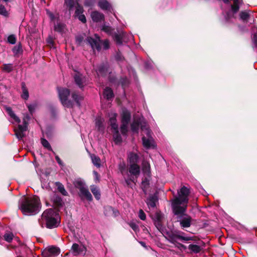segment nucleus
Returning <instances> with one entry per match:
<instances>
[{
    "label": "nucleus",
    "mask_w": 257,
    "mask_h": 257,
    "mask_svg": "<svg viewBox=\"0 0 257 257\" xmlns=\"http://www.w3.org/2000/svg\"><path fill=\"white\" fill-rule=\"evenodd\" d=\"M19 207L24 215H32L37 213L40 208L38 197L23 196L19 201Z\"/></svg>",
    "instance_id": "nucleus-1"
},
{
    "label": "nucleus",
    "mask_w": 257,
    "mask_h": 257,
    "mask_svg": "<svg viewBox=\"0 0 257 257\" xmlns=\"http://www.w3.org/2000/svg\"><path fill=\"white\" fill-rule=\"evenodd\" d=\"M189 194V189L185 186L178 191V196L172 202V207L175 214L186 212Z\"/></svg>",
    "instance_id": "nucleus-2"
},
{
    "label": "nucleus",
    "mask_w": 257,
    "mask_h": 257,
    "mask_svg": "<svg viewBox=\"0 0 257 257\" xmlns=\"http://www.w3.org/2000/svg\"><path fill=\"white\" fill-rule=\"evenodd\" d=\"M46 222L47 228H53L57 227L60 222V217L59 213L54 209L50 208L46 209L43 213L39 222L42 224V221Z\"/></svg>",
    "instance_id": "nucleus-3"
},
{
    "label": "nucleus",
    "mask_w": 257,
    "mask_h": 257,
    "mask_svg": "<svg viewBox=\"0 0 257 257\" xmlns=\"http://www.w3.org/2000/svg\"><path fill=\"white\" fill-rule=\"evenodd\" d=\"M86 40L93 51L96 50L97 51H100L101 50L100 44L102 45L104 50H107L109 48V41L106 39L101 42L99 37L97 34H95L94 37H87Z\"/></svg>",
    "instance_id": "nucleus-4"
},
{
    "label": "nucleus",
    "mask_w": 257,
    "mask_h": 257,
    "mask_svg": "<svg viewBox=\"0 0 257 257\" xmlns=\"http://www.w3.org/2000/svg\"><path fill=\"white\" fill-rule=\"evenodd\" d=\"M74 185L79 190L78 194L82 200L86 199L88 201L92 200V196L83 181L77 179L74 181Z\"/></svg>",
    "instance_id": "nucleus-5"
},
{
    "label": "nucleus",
    "mask_w": 257,
    "mask_h": 257,
    "mask_svg": "<svg viewBox=\"0 0 257 257\" xmlns=\"http://www.w3.org/2000/svg\"><path fill=\"white\" fill-rule=\"evenodd\" d=\"M185 233L181 231L171 232L166 233L165 237L170 243L175 244L177 242L178 239L183 241H188L193 240L192 237L184 235Z\"/></svg>",
    "instance_id": "nucleus-6"
},
{
    "label": "nucleus",
    "mask_w": 257,
    "mask_h": 257,
    "mask_svg": "<svg viewBox=\"0 0 257 257\" xmlns=\"http://www.w3.org/2000/svg\"><path fill=\"white\" fill-rule=\"evenodd\" d=\"M57 90L59 99L62 105L66 107H72L73 106V102L68 99V97L70 95V91L68 89L58 87Z\"/></svg>",
    "instance_id": "nucleus-7"
},
{
    "label": "nucleus",
    "mask_w": 257,
    "mask_h": 257,
    "mask_svg": "<svg viewBox=\"0 0 257 257\" xmlns=\"http://www.w3.org/2000/svg\"><path fill=\"white\" fill-rule=\"evenodd\" d=\"M31 119V116L28 113L24 115L23 119V124H19L18 128L15 129V134L19 140L22 139L25 136V132L28 128L29 121Z\"/></svg>",
    "instance_id": "nucleus-8"
},
{
    "label": "nucleus",
    "mask_w": 257,
    "mask_h": 257,
    "mask_svg": "<svg viewBox=\"0 0 257 257\" xmlns=\"http://www.w3.org/2000/svg\"><path fill=\"white\" fill-rule=\"evenodd\" d=\"M177 220L180 223V225L182 228H188L191 226L192 218L188 215L184 213H179L177 214Z\"/></svg>",
    "instance_id": "nucleus-9"
},
{
    "label": "nucleus",
    "mask_w": 257,
    "mask_h": 257,
    "mask_svg": "<svg viewBox=\"0 0 257 257\" xmlns=\"http://www.w3.org/2000/svg\"><path fill=\"white\" fill-rule=\"evenodd\" d=\"M241 2L242 0H233V4L231 6V11L227 12L224 16L226 21H228L231 18H233L234 14L238 11Z\"/></svg>",
    "instance_id": "nucleus-10"
},
{
    "label": "nucleus",
    "mask_w": 257,
    "mask_h": 257,
    "mask_svg": "<svg viewBox=\"0 0 257 257\" xmlns=\"http://www.w3.org/2000/svg\"><path fill=\"white\" fill-rule=\"evenodd\" d=\"M145 132L147 138L145 137H143L142 138L144 147L147 149H149L151 148H154L155 147L154 141L151 136V131L148 128H146Z\"/></svg>",
    "instance_id": "nucleus-11"
},
{
    "label": "nucleus",
    "mask_w": 257,
    "mask_h": 257,
    "mask_svg": "<svg viewBox=\"0 0 257 257\" xmlns=\"http://www.w3.org/2000/svg\"><path fill=\"white\" fill-rule=\"evenodd\" d=\"M70 251L74 256L84 254L86 252V248L82 244H78L75 243H73L72 245Z\"/></svg>",
    "instance_id": "nucleus-12"
},
{
    "label": "nucleus",
    "mask_w": 257,
    "mask_h": 257,
    "mask_svg": "<svg viewBox=\"0 0 257 257\" xmlns=\"http://www.w3.org/2000/svg\"><path fill=\"white\" fill-rule=\"evenodd\" d=\"M143 131H146L147 124L146 122H140L139 120H134L131 124V130L133 133H138L139 127Z\"/></svg>",
    "instance_id": "nucleus-13"
},
{
    "label": "nucleus",
    "mask_w": 257,
    "mask_h": 257,
    "mask_svg": "<svg viewBox=\"0 0 257 257\" xmlns=\"http://www.w3.org/2000/svg\"><path fill=\"white\" fill-rule=\"evenodd\" d=\"M96 72L98 76H105L108 72V64L107 63H103L99 65L96 69Z\"/></svg>",
    "instance_id": "nucleus-14"
},
{
    "label": "nucleus",
    "mask_w": 257,
    "mask_h": 257,
    "mask_svg": "<svg viewBox=\"0 0 257 257\" xmlns=\"http://www.w3.org/2000/svg\"><path fill=\"white\" fill-rule=\"evenodd\" d=\"M158 201V197L156 195H150L146 201V203L148 207L151 209H154L156 206V203Z\"/></svg>",
    "instance_id": "nucleus-15"
},
{
    "label": "nucleus",
    "mask_w": 257,
    "mask_h": 257,
    "mask_svg": "<svg viewBox=\"0 0 257 257\" xmlns=\"http://www.w3.org/2000/svg\"><path fill=\"white\" fill-rule=\"evenodd\" d=\"M128 173L131 176L138 177L140 173V167L138 164H130Z\"/></svg>",
    "instance_id": "nucleus-16"
},
{
    "label": "nucleus",
    "mask_w": 257,
    "mask_h": 257,
    "mask_svg": "<svg viewBox=\"0 0 257 257\" xmlns=\"http://www.w3.org/2000/svg\"><path fill=\"white\" fill-rule=\"evenodd\" d=\"M74 78L78 86L80 88H83L85 83V78L82 74L77 73L75 75Z\"/></svg>",
    "instance_id": "nucleus-17"
},
{
    "label": "nucleus",
    "mask_w": 257,
    "mask_h": 257,
    "mask_svg": "<svg viewBox=\"0 0 257 257\" xmlns=\"http://www.w3.org/2000/svg\"><path fill=\"white\" fill-rule=\"evenodd\" d=\"M90 16L94 22H100L104 19V15L98 11L92 12Z\"/></svg>",
    "instance_id": "nucleus-18"
},
{
    "label": "nucleus",
    "mask_w": 257,
    "mask_h": 257,
    "mask_svg": "<svg viewBox=\"0 0 257 257\" xmlns=\"http://www.w3.org/2000/svg\"><path fill=\"white\" fill-rule=\"evenodd\" d=\"M142 170L145 175L151 178V166L150 163L147 161H143L142 163Z\"/></svg>",
    "instance_id": "nucleus-19"
},
{
    "label": "nucleus",
    "mask_w": 257,
    "mask_h": 257,
    "mask_svg": "<svg viewBox=\"0 0 257 257\" xmlns=\"http://www.w3.org/2000/svg\"><path fill=\"white\" fill-rule=\"evenodd\" d=\"M121 122L129 123L131 118V114L128 110L125 108L123 109L121 114Z\"/></svg>",
    "instance_id": "nucleus-20"
},
{
    "label": "nucleus",
    "mask_w": 257,
    "mask_h": 257,
    "mask_svg": "<svg viewBox=\"0 0 257 257\" xmlns=\"http://www.w3.org/2000/svg\"><path fill=\"white\" fill-rule=\"evenodd\" d=\"M116 113H111L109 117V123L113 131H117L118 125L116 123Z\"/></svg>",
    "instance_id": "nucleus-21"
},
{
    "label": "nucleus",
    "mask_w": 257,
    "mask_h": 257,
    "mask_svg": "<svg viewBox=\"0 0 257 257\" xmlns=\"http://www.w3.org/2000/svg\"><path fill=\"white\" fill-rule=\"evenodd\" d=\"M98 7L102 10H110L111 5L107 0H99L98 2Z\"/></svg>",
    "instance_id": "nucleus-22"
},
{
    "label": "nucleus",
    "mask_w": 257,
    "mask_h": 257,
    "mask_svg": "<svg viewBox=\"0 0 257 257\" xmlns=\"http://www.w3.org/2000/svg\"><path fill=\"white\" fill-rule=\"evenodd\" d=\"M139 160V157L136 153L131 152L128 154V161L130 164H137Z\"/></svg>",
    "instance_id": "nucleus-23"
},
{
    "label": "nucleus",
    "mask_w": 257,
    "mask_h": 257,
    "mask_svg": "<svg viewBox=\"0 0 257 257\" xmlns=\"http://www.w3.org/2000/svg\"><path fill=\"white\" fill-rule=\"evenodd\" d=\"M104 120L101 117H98L95 119V126L100 132H103L104 130V126L103 125Z\"/></svg>",
    "instance_id": "nucleus-24"
},
{
    "label": "nucleus",
    "mask_w": 257,
    "mask_h": 257,
    "mask_svg": "<svg viewBox=\"0 0 257 257\" xmlns=\"http://www.w3.org/2000/svg\"><path fill=\"white\" fill-rule=\"evenodd\" d=\"M6 110L8 112V114L14 120L13 122H17L18 123H20L21 121L20 119L18 116L16 115V114L14 113V112L12 110V108L10 107H6Z\"/></svg>",
    "instance_id": "nucleus-25"
},
{
    "label": "nucleus",
    "mask_w": 257,
    "mask_h": 257,
    "mask_svg": "<svg viewBox=\"0 0 257 257\" xmlns=\"http://www.w3.org/2000/svg\"><path fill=\"white\" fill-rule=\"evenodd\" d=\"M90 190L96 199L99 200L100 199L101 194L99 188L95 185L90 186Z\"/></svg>",
    "instance_id": "nucleus-26"
},
{
    "label": "nucleus",
    "mask_w": 257,
    "mask_h": 257,
    "mask_svg": "<svg viewBox=\"0 0 257 257\" xmlns=\"http://www.w3.org/2000/svg\"><path fill=\"white\" fill-rule=\"evenodd\" d=\"M22 86V93L21 94V97L23 99L25 100H27L29 97V94L28 90L26 86V84L24 82H22L21 84Z\"/></svg>",
    "instance_id": "nucleus-27"
},
{
    "label": "nucleus",
    "mask_w": 257,
    "mask_h": 257,
    "mask_svg": "<svg viewBox=\"0 0 257 257\" xmlns=\"http://www.w3.org/2000/svg\"><path fill=\"white\" fill-rule=\"evenodd\" d=\"M104 97L109 100L114 97L112 89L109 87H106L103 91Z\"/></svg>",
    "instance_id": "nucleus-28"
},
{
    "label": "nucleus",
    "mask_w": 257,
    "mask_h": 257,
    "mask_svg": "<svg viewBox=\"0 0 257 257\" xmlns=\"http://www.w3.org/2000/svg\"><path fill=\"white\" fill-rule=\"evenodd\" d=\"M113 139L115 144H119L121 143L122 138L119 134L118 129L117 131H113Z\"/></svg>",
    "instance_id": "nucleus-29"
},
{
    "label": "nucleus",
    "mask_w": 257,
    "mask_h": 257,
    "mask_svg": "<svg viewBox=\"0 0 257 257\" xmlns=\"http://www.w3.org/2000/svg\"><path fill=\"white\" fill-rule=\"evenodd\" d=\"M48 249L52 257L57 256L60 252V249L56 246L49 247Z\"/></svg>",
    "instance_id": "nucleus-30"
},
{
    "label": "nucleus",
    "mask_w": 257,
    "mask_h": 257,
    "mask_svg": "<svg viewBox=\"0 0 257 257\" xmlns=\"http://www.w3.org/2000/svg\"><path fill=\"white\" fill-rule=\"evenodd\" d=\"M188 249L191 252L197 253H199L201 250V248L200 246L197 244H191L188 246Z\"/></svg>",
    "instance_id": "nucleus-31"
},
{
    "label": "nucleus",
    "mask_w": 257,
    "mask_h": 257,
    "mask_svg": "<svg viewBox=\"0 0 257 257\" xmlns=\"http://www.w3.org/2000/svg\"><path fill=\"white\" fill-rule=\"evenodd\" d=\"M72 97L73 99L75 101L76 103L77 106L80 107L81 104H80V100H81L83 99V97L78 93H76V92H73L72 94Z\"/></svg>",
    "instance_id": "nucleus-32"
},
{
    "label": "nucleus",
    "mask_w": 257,
    "mask_h": 257,
    "mask_svg": "<svg viewBox=\"0 0 257 257\" xmlns=\"http://www.w3.org/2000/svg\"><path fill=\"white\" fill-rule=\"evenodd\" d=\"M118 170L123 176L128 174V171L124 163H120L118 165Z\"/></svg>",
    "instance_id": "nucleus-33"
},
{
    "label": "nucleus",
    "mask_w": 257,
    "mask_h": 257,
    "mask_svg": "<svg viewBox=\"0 0 257 257\" xmlns=\"http://www.w3.org/2000/svg\"><path fill=\"white\" fill-rule=\"evenodd\" d=\"M56 185L58 188V191L63 195L67 196L68 195L67 192L66 191L63 185L60 182H56Z\"/></svg>",
    "instance_id": "nucleus-34"
},
{
    "label": "nucleus",
    "mask_w": 257,
    "mask_h": 257,
    "mask_svg": "<svg viewBox=\"0 0 257 257\" xmlns=\"http://www.w3.org/2000/svg\"><path fill=\"white\" fill-rule=\"evenodd\" d=\"M124 35V33L122 32L120 34H115L114 35V39L117 44L121 45L122 43V39Z\"/></svg>",
    "instance_id": "nucleus-35"
},
{
    "label": "nucleus",
    "mask_w": 257,
    "mask_h": 257,
    "mask_svg": "<svg viewBox=\"0 0 257 257\" xmlns=\"http://www.w3.org/2000/svg\"><path fill=\"white\" fill-rule=\"evenodd\" d=\"M91 159L92 163L94 165L97 167H99L100 166V158L95 156V155H91Z\"/></svg>",
    "instance_id": "nucleus-36"
},
{
    "label": "nucleus",
    "mask_w": 257,
    "mask_h": 257,
    "mask_svg": "<svg viewBox=\"0 0 257 257\" xmlns=\"http://www.w3.org/2000/svg\"><path fill=\"white\" fill-rule=\"evenodd\" d=\"M128 123L121 122L120 126V132L123 136H125L128 132Z\"/></svg>",
    "instance_id": "nucleus-37"
},
{
    "label": "nucleus",
    "mask_w": 257,
    "mask_h": 257,
    "mask_svg": "<svg viewBox=\"0 0 257 257\" xmlns=\"http://www.w3.org/2000/svg\"><path fill=\"white\" fill-rule=\"evenodd\" d=\"M249 17V14L246 11H241L239 13V18L243 21H247Z\"/></svg>",
    "instance_id": "nucleus-38"
},
{
    "label": "nucleus",
    "mask_w": 257,
    "mask_h": 257,
    "mask_svg": "<svg viewBox=\"0 0 257 257\" xmlns=\"http://www.w3.org/2000/svg\"><path fill=\"white\" fill-rule=\"evenodd\" d=\"M12 51L15 55H18L22 51V47L21 44L15 46L12 49Z\"/></svg>",
    "instance_id": "nucleus-39"
},
{
    "label": "nucleus",
    "mask_w": 257,
    "mask_h": 257,
    "mask_svg": "<svg viewBox=\"0 0 257 257\" xmlns=\"http://www.w3.org/2000/svg\"><path fill=\"white\" fill-rule=\"evenodd\" d=\"M67 7L69 8V10L71 11L74 8L75 5L76 1L75 0H66L65 2Z\"/></svg>",
    "instance_id": "nucleus-40"
},
{
    "label": "nucleus",
    "mask_w": 257,
    "mask_h": 257,
    "mask_svg": "<svg viewBox=\"0 0 257 257\" xmlns=\"http://www.w3.org/2000/svg\"><path fill=\"white\" fill-rule=\"evenodd\" d=\"M41 144L43 145V146L47 149L49 151L52 150V148L51 147V145H50L49 143L47 140H46L45 139L42 138L41 139Z\"/></svg>",
    "instance_id": "nucleus-41"
},
{
    "label": "nucleus",
    "mask_w": 257,
    "mask_h": 257,
    "mask_svg": "<svg viewBox=\"0 0 257 257\" xmlns=\"http://www.w3.org/2000/svg\"><path fill=\"white\" fill-rule=\"evenodd\" d=\"M83 12H84V10H83V7L82 6H81L80 5H79V4H77V5L76 7V10H75V16L77 17L79 15L82 14L83 13Z\"/></svg>",
    "instance_id": "nucleus-42"
},
{
    "label": "nucleus",
    "mask_w": 257,
    "mask_h": 257,
    "mask_svg": "<svg viewBox=\"0 0 257 257\" xmlns=\"http://www.w3.org/2000/svg\"><path fill=\"white\" fill-rule=\"evenodd\" d=\"M3 70L7 72H10L13 70L12 64H5L3 66Z\"/></svg>",
    "instance_id": "nucleus-43"
},
{
    "label": "nucleus",
    "mask_w": 257,
    "mask_h": 257,
    "mask_svg": "<svg viewBox=\"0 0 257 257\" xmlns=\"http://www.w3.org/2000/svg\"><path fill=\"white\" fill-rule=\"evenodd\" d=\"M0 15L5 17L9 16V12L3 5H0Z\"/></svg>",
    "instance_id": "nucleus-44"
},
{
    "label": "nucleus",
    "mask_w": 257,
    "mask_h": 257,
    "mask_svg": "<svg viewBox=\"0 0 257 257\" xmlns=\"http://www.w3.org/2000/svg\"><path fill=\"white\" fill-rule=\"evenodd\" d=\"M96 3V0H84V5L86 7L92 8Z\"/></svg>",
    "instance_id": "nucleus-45"
},
{
    "label": "nucleus",
    "mask_w": 257,
    "mask_h": 257,
    "mask_svg": "<svg viewBox=\"0 0 257 257\" xmlns=\"http://www.w3.org/2000/svg\"><path fill=\"white\" fill-rule=\"evenodd\" d=\"M37 106V104L36 103L27 104V107H28L29 111L31 113V115H32L33 114V113L35 112Z\"/></svg>",
    "instance_id": "nucleus-46"
},
{
    "label": "nucleus",
    "mask_w": 257,
    "mask_h": 257,
    "mask_svg": "<svg viewBox=\"0 0 257 257\" xmlns=\"http://www.w3.org/2000/svg\"><path fill=\"white\" fill-rule=\"evenodd\" d=\"M119 83L123 88H124L129 84V80L126 77H122L120 79Z\"/></svg>",
    "instance_id": "nucleus-47"
},
{
    "label": "nucleus",
    "mask_w": 257,
    "mask_h": 257,
    "mask_svg": "<svg viewBox=\"0 0 257 257\" xmlns=\"http://www.w3.org/2000/svg\"><path fill=\"white\" fill-rule=\"evenodd\" d=\"M13 237V234L11 232L7 233L4 236L5 240L8 242H10L12 241Z\"/></svg>",
    "instance_id": "nucleus-48"
},
{
    "label": "nucleus",
    "mask_w": 257,
    "mask_h": 257,
    "mask_svg": "<svg viewBox=\"0 0 257 257\" xmlns=\"http://www.w3.org/2000/svg\"><path fill=\"white\" fill-rule=\"evenodd\" d=\"M124 179L125 180V183L127 185H130L131 184V182L134 181V177L130 175L129 174L123 176Z\"/></svg>",
    "instance_id": "nucleus-49"
},
{
    "label": "nucleus",
    "mask_w": 257,
    "mask_h": 257,
    "mask_svg": "<svg viewBox=\"0 0 257 257\" xmlns=\"http://www.w3.org/2000/svg\"><path fill=\"white\" fill-rule=\"evenodd\" d=\"M151 178L146 176L145 179H144L142 182V187L146 188L148 187L150 184V180Z\"/></svg>",
    "instance_id": "nucleus-50"
},
{
    "label": "nucleus",
    "mask_w": 257,
    "mask_h": 257,
    "mask_svg": "<svg viewBox=\"0 0 257 257\" xmlns=\"http://www.w3.org/2000/svg\"><path fill=\"white\" fill-rule=\"evenodd\" d=\"M101 30L109 34L111 33L112 29L110 26L104 24L102 26Z\"/></svg>",
    "instance_id": "nucleus-51"
},
{
    "label": "nucleus",
    "mask_w": 257,
    "mask_h": 257,
    "mask_svg": "<svg viewBox=\"0 0 257 257\" xmlns=\"http://www.w3.org/2000/svg\"><path fill=\"white\" fill-rule=\"evenodd\" d=\"M8 42L11 44H15L16 43V37L14 35H11L8 37Z\"/></svg>",
    "instance_id": "nucleus-52"
},
{
    "label": "nucleus",
    "mask_w": 257,
    "mask_h": 257,
    "mask_svg": "<svg viewBox=\"0 0 257 257\" xmlns=\"http://www.w3.org/2000/svg\"><path fill=\"white\" fill-rule=\"evenodd\" d=\"M63 29V26L61 23H57L54 26V30L59 32L62 31Z\"/></svg>",
    "instance_id": "nucleus-53"
},
{
    "label": "nucleus",
    "mask_w": 257,
    "mask_h": 257,
    "mask_svg": "<svg viewBox=\"0 0 257 257\" xmlns=\"http://www.w3.org/2000/svg\"><path fill=\"white\" fill-rule=\"evenodd\" d=\"M129 225L135 232L139 231V227L135 222H131Z\"/></svg>",
    "instance_id": "nucleus-54"
},
{
    "label": "nucleus",
    "mask_w": 257,
    "mask_h": 257,
    "mask_svg": "<svg viewBox=\"0 0 257 257\" xmlns=\"http://www.w3.org/2000/svg\"><path fill=\"white\" fill-rule=\"evenodd\" d=\"M139 217L142 220H145L146 218V214L145 212L143 211V210L142 209H140L139 210Z\"/></svg>",
    "instance_id": "nucleus-55"
},
{
    "label": "nucleus",
    "mask_w": 257,
    "mask_h": 257,
    "mask_svg": "<svg viewBox=\"0 0 257 257\" xmlns=\"http://www.w3.org/2000/svg\"><path fill=\"white\" fill-rule=\"evenodd\" d=\"M77 18L79 19L83 23H85L86 22V19L84 14H81L77 17Z\"/></svg>",
    "instance_id": "nucleus-56"
},
{
    "label": "nucleus",
    "mask_w": 257,
    "mask_h": 257,
    "mask_svg": "<svg viewBox=\"0 0 257 257\" xmlns=\"http://www.w3.org/2000/svg\"><path fill=\"white\" fill-rule=\"evenodd\" d=\"M42 254L43 257H52L48 248L44 250L42 252Z\"/></svg>",
    "instance_id": "nucleus-57"
},
{
    "label": "nucleus",
    "mask_w": 257,
    "mask_h": 257,
    "mask_svg": "<svg viewBox=\"0 0 257 257\" xmlns=\"http://www.w3.org/2000/svg\"><path fill=\"white\" fill-rule=\"evenodd\" d=\"M153 62L150 61H148L145 63V68L147 69H150L153 67Z\"/></svg>",
    "instance_id": "nucleus-58"
},
{
    "label": "nucleus",
    "mask_w": 257,
    "mask_h": 257,
    "mask_svg": "<svg viewBox=\"0 0 257 257\" xmlns=\"http://www.w3.org/2000/svg\"><path fill=\"white\" fill-rule=\"evenodd\" d=\"M55 159H56L57 162L60 166H63V163L62 161L61 160L60 158L58 156H55Z\"/></svg>",
    "instance_id": "nucleus-59"
},
{
    "label": "nucleus",
    "mask_w": 257,
    "mask_h": 257,
    "mask_svg": "<svg viewBox=\"0 0 257 257\" xmlns=\"http://www.w3.org/2000/svg\"><path fill=\"white\" fill-rule=\"evenodd\" d=\"M47 14L48 15V16H49L50 18L51 19V20H54V19H55V16L54 15L50 12L49 11L47 10Z\"/></svg>",
    "instance_id": "nucleus-60"
},
{
    "label": "nucleus",
    "mask_w": 257,
    "mask_h": 257,
    "mask_svg": "<svg viewBox=\"0 0 257 257\" xmlns=\"http://www.w3.org/2000/svg\"><path fill=\"white\" fill-rule=\"evenodd\" d=\"M155 224L158 229H161L162 226L161 223V221H155Z\"/></svg>",
    "instance_id": "nucleus-61"
},
{
    "label": "nucleus",
    "mask_w": 257,
    "mask_h": 257,
    "mask_svg": "<svg viewBox=\"0 0 257 257\" xmlns=\"http://www.w3.org/2000/svg\"><path fill=\"white\" fill-rule=\"evenodd\" d=\"M155 218L156 219V221H161V218H162V215L159 213H156L155 214Z\"/></svg>",
    "instance_id": "nucleus-62"
},
{
    "label": "nucleus",
    "mask_w": 257,
    "mask_h": 257,
    "mask_svg": "<svg viewBox=\"0 0 257 257\" xmlns=\"http://www.w3.org/2000/svg\"><path fill=\"white\" fill-rule=\"evenodd\" d=\"M93 174L94 175L95 181H99V175H98V173L96 171H93Z\"/></svg>",
    "instance_id": "nucleus-63"
},
{
    "label": "nucleus",
    "mask_w": 257,
    "mask_h": 257,
    "mask_svg": "<svg viewBox=\"0 0 257 257\" xmlns=\"http://www.w3.org/2000/svg\"><path fill=\"white\" fill-rule=\"evenodd\" d=\"M252 41L254 43H255V44H257V33L255 34L254 35L253 39H252Z\"/></svg>",
    "instance_id": "nucleus-64"
}]
</instances>
